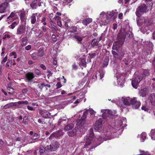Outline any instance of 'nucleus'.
Here are the masks:
<instances>
[{"label": "nucleus", "instance_id": "f257e3e1", "mask_svg": "<svg viewBox=\"0 0 155 155\" xmlns=\"http://www.w3.org/2000/svg\"><path fill=\"white\" fill-rule=\"evenodd\" d=\"M117 37L118 41H115L113 44L112 49L114 50H117L123 45L124 41L125 36L123 33H119Z\"/></svg>", "mask_w": 155, "mask_h": 155}, {"label": "nucleus", "instance_id": "f03ea898", "mask_svg": "<svg viewBox=\"0 0 155 155\" xmlns=\"http://www.w3.org/2000/svg\"><path fill=\"white\" fill-rule=\"evenodd\" d=\"M122 101L124 104L126 105H128L130 104L133 105L136 103V99L135 97L130 99L129 97L126 98L122 97Z\"/></svg>", "mask_w": 155, "mask_h": 155}, {"label": "nucleus", "instance_id": "7ed1b4c3", "mask_svg": "<svg viewBox=\"0 0 155 155\" xmlns=\"http://www.w3.org/2000/svg\"><path fill=\"white\" fill-rule=\"evenodd\" d=\"M59 143L57 141L54 142L52 145H47L46 147V149L50 151H56L59 147Z\"/></svg>", "mask_w": 155, "mask_h": 155}, {"label": "nucleus", "instance_id": "20e7f679", "mask_svg": "<svg viewBox=\"0 0 155 155\" xmlns=\"http://www.w3.org/2000/svg\"><path fill=\"white\" fill-rule=\"evenodd\" d=\"M147 10V7L145 4H143L141 5L137 9V12H136V15L138 17H139L140 15L146 12Z\"/></svg>", "mask_w": 155, "mask_h": 155}, {"label": "nucleus", "instance_id": "39448f33", "mask_svg": "<svg viewBox=\"0 0 155 155\" xmlns=\"http://www.w3.org/2000/svg\"><path fill=\"white\" fill-rule=\"evenodd\" d=\"M25 80L28 82H32L35 77L34 74L30 72L27 73L25 74Z\"/></svg>", "mask_w": 155, "mask_h": 155}, {"label": "nucleus", "instance_id": "423d86ee", "mask_svg": "<svg viewBox=\"0 0 155 155\" xmlns=\"http://www.w3.org/2000/svg\"><path fill=\"white\" fill-rule=\"evenodd\" d=\"M102 119L100 118L97 120L95 123L94 124V129L97 130H98L100 128H101L102 126Z\"/></svg>", "mask_w": 155, "mask_h": 155}, {"label": "nucleus", "instance_id": "0eeeda50", "mask_svg": "<svg viewBox=\"0 0 155 155\" xmlns=\"http://www.w3.org/2000/svg\"><path fill=\"white\" fill-rule=\"evenodd\" d=\"M25 27L22 24L20 25L18 27L16 34L17 35H21L24 34L25 32Z\"/></svg>", "mask_w": 155, "mask_h": 155}, {"label": "nucleus", "instance_id": "6e6552de", "mask_svg": "<svg viewBox=\"0 0 155 155\" xmlns=\"http://www.w3.org/2000/svg\"><path fill=\"white\" fill-rule=\"evenodd\" d=\"M39 112L43 117L45 118H48L51 115V114L48 111L40 110Z\"/></svg>", "mask_w": 155, "mask_h": 155}, {"label": "nucleus", "instance_id": "1a4fd4ad", "mask_svg": "<svg viewBox=\"0 0 155 155\" xmlns=\"http://www.w3.org/2000/svg\"><path fill=\"white\" fill-rule=\"evenodd\" d=\"M8 4L7 2H4L0 5V13H4L8 6Z\"/></svg>", "mask_w": 155, "mask_h": 155}, {"label": "nucleus", "instance_id": "9d476101", "mask_svg": "<svg viewBox=\"0 0 155 155\" xmlns=\"http://www.w3.org/2000/svg\"><path fill=\"white\" fill-rule=\"evenodd\" d=\"M38 15V13H33L30 17V20L32 24L34 25L37 22L36 17Z\"/></svg>", "mask_w": 155, "mask_h": 155}, {"label": "nucleus", "instance_id": "9b49d317", "mask_svg": "<svg viewBox=\"0 0 155 155\" xmlns=\"http://www.w3.org/2000/svg\"><path fill=\"white\" fill-rule=\"evenodd\" d=\"M149 99L151 104L155 106V94H152L150 95Z\"/></svg>", "mask_w": 155, "mask_h": 155}, {"label": "nucleus", "instance_id": "f8f14e48", "mask_svg": "<svg viewBox=\"0 0 155 155\" xmlns=\"http://www.w3.org/2000/svg\"><path fill=\"white\" fill-rule=\"evenodd\" d=\"M92 21V19L90 18H85L82 21V24L86 26L91 23Z\"/></svg>", "mask_w": 155, "mask_h": 155}, {"label": "nucleus", "instance_id": "ddd939ff", "mask_svg": "<svg viewBox=\"0 0 155 155\" xmlns=\"http://www.w3.org/2000/svg\"><path fill=\"white\" fill-rule=\"evenodd\" d=\"M38 0H33L30 6L32 9H36L38 6L37 5Z\"/></svg>", "mask_w": 155, "mask_h": 155}, {"label": "nucleus", "instance_id": "4468645a", "mask_svg": "<svg viewBox=\"0 0 155 155\" xmlns=\"http://www.w3.org/2000/svg\"><path fill=\"white\" fill-rule=\"evenodd\" d=\"M77 130L75 128L74 129L68 132L67 134L70 137H74L76 134Z\"/></svg>", "mask_w": 155, "mask_h": 155}, {"label": "nucleus", "instance_id": "2eb2a0df", "mask_svg": "<svg viewBox=\"0 0 155 155\" xmlns=\"http://www.w3.org/2000/svg\"><path fill=\"white\" fill-rule=\"evenodd\" d=\"M55 137H58L61 136L63 134V132L62 130H60L56 131L55 132L53 133Z\"/></svg>", "mask_w": 155, "mask_h": 155}, {"label": "nucleus", "instance_id": "dca6fc26", "mask_svg": "<svg viewBox=\"0 0 155 155\" xmlns=\"http://www.w3.org/2000/svg\"><path fill=\"white\" fill-rule=\"evenodd\" d=\"M38 56L39 57H42L44 54V51L43 48H40L37 52Z\"/></svg>", "mask_w": 155, "mask_h": 155}, {"label": "nucleus", "instance_id": "f3484780", "mask_svg": "<svg viewBox=\"0 0 155 155\" xmlns=\"http://www.w3.org/2000/svg\"><path fill=\"white\" fill-rule=\"evenodd\" d=\"M21 45L22 47L25 46L26 44L28 41L27 38L26 37H25L22 38L21 39Z\"/></svg>", "mask_w": 155, "mask_h": 155}, {"label": "nucleus", "instance_id": "a211bd4d", "mask_svg": "<svg viewBox=\"0 0 155 155\" xmlns=\"http://www.w3.org/2000/svg\"><path fill=\"white\" fill-rule=\"evenodd\" d=\"M138 138H140L141 139H142V142H143L146 138V134L144 132H143L140 135H138L137 136Z\"/></svg>", "mask_w": 155, "mask_h": 155}, {"label": "nucleus", "instance_id": "6ab92c4d", "mask_svg": "<svg viewBox=\"0 0 155 155\" xmlns=\"http://www.w3.org/2000/svg\"><path fill=\"white\" fill-rule=\"evenodd\" d=\"M140 96L144 97L146 96L147 94V89L144 88L141 89L140 91Z\"/></svg>", "mask_w": 155, "mask_h": 155}, {"label": "nucleus", "instance_id": "aec40b11", "mask_svg": "<svg viewBox=\"0 0 155 155\" xmlns=\"http://www.w3.org/2000/svg\"><path fill=\"white\" fill-rule=\"evenodd\" d=\"M74 127V126L73 124H68L66 125L64 128V129L66 130H69L71 129Z\"/></svg>", "mask_w": 155, "mask_h": 155}, {"label": "nucleus", "instance_id": "412c9836", "mask_svg": "<svg viewBox=\"0 0 155 155\" xmlns=\"http://www.w3.org/2000/svg\"><path fill=\"white\" fill-rule=\"evenodd\" d=\"M70 29L69 32L70 33V34L75 33L77 31V27L75 26L71 27Z\"/></svg>", "mask_w": 155, "mask_h": 155}, {"label": "nucleus", "instance_id": "4be33fe9", "mask_svg": "<svg viewBox=\"0 0 155 155\" xmlns=\"http://www.w3.org/2000/svg\"><path fill=\"white\" fill-rule=\"evenodd\" d=\"M150 135L152 140H155V129L151 130Z\"/></svg>", "mask_w": 155, "mask_h": 155}, {"label": "nucleus", "instance_id": "5701e85b", "mask_svg": "<svg viewBox=\"0 0 155 155\" xmlns=\"http://www.w3.org/2000/svg\"><path fill=\"white\" fill-rule=\"evenodd\" d=\"M99 41L97 40L94 39L92 40L91 43V46L94 47L95 46H97L98 45Z\"/></svg>", "mask_w": 155, "mask_h": 155}, {"label": "nucleus", "instance_id": "b1692460", "mask_svg": "<svg viewBox=\"0 0 155 155\" xmlns=\"http://www.w3.org/2000/svg\"><path fill=\"white\" fill-rule=\"evenodd\" d=\"M51 32L53 33H55L59 30L58 28L55 26L51 27Z\"/></svg>", "mask_w": 155, "mask_h": 155}, {"label": "nucleus", "instance_id": "393cba45", "mask_svg": "<svg viewBox=\"0 0 155 155\" xmlns=\"http://www.w3.org/2000/svg\"><path fill=\"white\" fill-rule=\"evenodd\" d=\"M18 21H14L9 26V28L12 29H13L14 28L18 25Z\"/></svg>", "mask_w": 155, "mask_h": 155}, {"label": "nucleus", "instance_id": "a878e982", "mask_svg": "<svg viewBox=\"0 0 155 155\" xmlns=\"http://www.w3.org/2000/svg\"><path fill=\"white\" fill-rule=\"evenodd\" d=\"M38 57L39 56L37 54V52H35L33 53L31 55V57L34 60L37 59Z\"/></svg>", "mask_w": 155, "mask_h": 155}, {"label": "nucleus", "instance_id": "bb28decb", "mask_svg": "<svg viewBox=\"0 0 155 155\" xmlns=\"http://www.w3.org/2000/svg\"><path fill=\"white\" fill-rule=\"evenodd\" d=\"M109 61V57L108 56H106L104 59V64L105 66H107L108 64Z\"/></svg>", "mask_w": 155, "mask_h": 155}, {"label": "nucleus", "instance_id": "cd10ccee", "mask_svg": "<svg viewBox=\"0 0 155 155\" xmlns=\"http://www.w3.org/2000/svg\"><path fill=\"white\" fill-rule=\"evenodd\" d=\"M114 15V12H110L109 13L106 15L107 18V19H109L112 17Z\"/></svg>", "mask_w": 155, "mask_h": 155}, {"label": "nucleus", "instance_id": "c85d7f7f", "mask_svg": "<svg viewBox=\"0 0 155 155\" xmlns=\"http://www.w3.org/2000/svg\"><path fill=\"white\" fill-rule=\"evenodd\" d=\"M92 138L88 137L86 141V145L87 146L89 145L92 141Z\"/></svg>", "mask_w": 155, "mask_h": 155}, {"label": "nucleus", "instance_id": "c756f323", "mask_svg": "<svg viewBox=\"0 0 155 155\" xmlns=\"http://www.w3.org/2000/svg\"><path fill=\"white\" fill-rule=\"evenodd\" d=\"M48 150L46 149V147L45 148H44L43 147H40L39 150V152L41 154L42 153H45L46 151H47Z\"/></svg>", "mask_w": 155, "mask_h": 155}, {"label": "nucleus", "instance_id": "7c9ffc66", "mask_svg": "<svg viewBox=\"0 0 155 155\" xmlns=\"http://www.w3.org/2000/svg\"><path fill=\"white\" fill-rule=\"evenodd\" d=\"M97 74H98V75L100 76V79H101L102 78L104 77V73L103 71H99L97 72Z\"/></svg>", "mask_w": 155, "mask_h": 155}, {"label": "nucleus", "instance_id": "2f4dec72", "mask_svg": "<svg viewBox=\"0 0 155 155\" xmlns=\"http://www.w3.org/2000/svg\"><path fill=\"white\" fill-rule=\"evenodd\" d=\"M7 89H11L12 90V91L11 92H8V93L10 95H12L13 94L15 93L14 89L11 87V86H8L7 87Z\"/></svg>", "mask_w": 155, "mask_h": 155}, {"label": "nucleus", "instance_id": "473e14b6", "mask_svg": "<svg viewBox=\"0 0 155 155\" xmlns=\"http://www.w3.org/2000/svg\"><path fill=\"white\" fill-rule=\"evenodd\" d=\"M89 137L92 138L93 137L94 134L93 133V130L92 128H91L89 130Z\"/></svg>", "mask_w": 155, "mask_h": 155}, {"label": "nucleus", "instance_id": "72a5a7b5", "mask_svg": "<svg viewBox=\"0 0 155 155\" xmlns=\"http://www.w3.org/2000/svg\"><path fill=\"white\" fill-rule=\"evenodd\" d=\"M74 38L78 41V43L81 41L82 40V38L81 37L77 35H74Z\"/></svg>", "mask_w": 155, "mask_h": 155}, {"label": "nucleus", "instance_id": "f704fd0d", "mask_svg": "<svg viewBox=\"0 0 155 155\" xmlns=\"http://www.w3.org/2000/svg\"><path fill=\"white\" fill-rule=\"evenodd\" d=\"M16 16L15 13L13 12H11L10 15L8 17L7 19H10V18H15V16Z\"/></svg>", "mask_w": 155, "mask_h": 155}, {"label": "nucleus", "instance_id": "c9c22d12", "mask_svg": "<svg viewBox=\"0 0 155 155\" xmlns=\"http://www.w3.org/2000/svg\"><path fill=\"white\" fill-rule=\"evenodd\" d=\"M118 55H119L121 56V57H120L119 58V59L120 60L122 59V57L124 55V52L123 51L120 50L118 52Z\"/></svg>", "mask_w": 155, "mask_h": 155}, {"label": "nucleus", "instance_id": "e433bc0d", "mask_svg": "<svg viewBox=\"0 0 155 155\" xmlns=\"http://www.w3.org/2000/svg\"><path fill=\"white\" fill-rule=\"evenodd\" d=\"M38 134L35 133L34 134V135L32 136L31 139L33 140H35L38 139Z\"/></svg>", "mask_w": 155, "mask_h": 155}, {"label": "nucleus", "instance_id": "4c0bfd02", "mask_svg": "<svg viewBox=\"0 0 155 155\" xmlns=\"http://www.w3.org/2000/svg\"><path fill=\"white\" fill-rule=\"evenodd\" d=\"M16 103H18L19 104H28V102L27 101H18Z\"/></svg>", "mask_w": 155, "mask_h": 155}, {"label": "nucleus", "instance_id": "58836bf2", "mask_svg": "<svg viewBox=\"0 0 155 155\" xmlns=\"http://www.w3.org/2000/svg\"><path fill=\"white\" fill-rule=\"evenodd\" d=\"M87 110H89V113L91 115H94L96 112L94 110L92 109L91 108H89V109Z\"/></svg>", "mask_w": 155, "mask_h": 155}, {"label": "nucleus", "instance_id": "ea45409f", "mask_svg": "<svg viewBox=\"0 0 155 155\" xmlns=\"http://www.w3.org/2000/svg\"><path fill=\"white\" fill-rule=\"evenodd\" d=\"M51 38L52 39V41L54 43L57 41V39L56 35L53 34L51 36Z\"/></svg>", "mask_w": 155, "mask_h": 155}, {"label": "nucleus", "instance_id": "a19ab883", "mask_svg": "<svg viewBox=\"0 0 155 155\" xmlns=\"http://www.w3.org/2000/svg\"><path fill=\"white\" fill-rule=\"evenodd\" d=\"M25 15L24 13H21L20 15V17L22 21H24L25 19Z\"/></svg>", "mask_w": 155, "mask_h": 155}, {"label": "nucleus", "instance_id": "79ce46f5", "mask_svg": "<svg viewBox=\"0 0 155 155\" xmlns=\"http://www.w3.org/2000/svg\"><path fill=\"white\" fill-rule=\"evenodd\" d=\"M135 79L136 78H133L131 81L132 85L133 87L135 88H136Z\"/></svg>", "mask_w": 155, "mask_h": 155}, {"label": "nucleus", "instance_id": "37998d69", "mask_svg": "<svg viewBox=\"0 0 155 155\" xmlns=\"http://www.w3.org/2000/svg\"><path fill=\"white\" fill-rule=\"evenodd\" d=\"M112 53L114 57L116 58H118V54L117 53L114 51H112Z\"/></svg>", "mask_w": 155, "mask_h": 155}, {"label": "nucleus", "instance_id": "c03bdc74", "mask_svg": "<svg viewBox=\"0 0 155 155\" xmlns=\"http://www.w3.org/2000/svg\"><path fill=\"white\" fill-rule=\"evenodd\" d=\"M142 79V77L141 76H138L136 77V83L140 82Z\"/></svg>", "mask_w": 155, "mask_h": 155}, {"label": "nucleus", "instance_id": "a18cd8bd", "mask_svg": "<svg viewBox=\"0 0 155 155\" xmlns=\"http://www.w3.org/2000/svg\"><path fill=\"white\" fill-rule=\"evenodd\" d=\"M44 85L45 84L44 83H42L40 84H38V86L39 88L42 90L44 86Z\"/></svg>", "mask_w": 155, "mask_h": 155}, {"label": "nucleus", "instance_id": "49530a36", "mask_svg": "<svg viewBox=\"0 0 155 155\" xmlns=\"http://www.w3.org/2000/svg\"><path fill=\"white\" fill-rule=\"evenodd\" d=\"M56 86H57L56 89H58L61 87L62 86V85L61 84L60 82H58L56 84Z\"/></svg>", "mask_w": 155, "mask_h": 155}, {"label": "nucleus", "instance_id": "de8ad7c7", "mask_svg": "<svg viewBox=\"0 0 155 155\" xmlns=\"http://www.w3.org/2000/svg\"><path fill=\"white\" fill-rule=\"evenodd\" d=\"M10 37H11V36L9 35L5 34L3 36L2 38L3 39H5L6 38H9Z\"/></svg>", "mask_w": 155, "mask_h": 155}, {"label": "nucleus", "instance_id": "09e8293b", "mask_svg": "<svg viewBox=\"0 0 155 155\" xmlns=\"http://www.w3.org/2000/svg\"><path fill=\"white\" fill-rule=\"evenodd\" d=\"M35 73L37 75L39 76V75H40V71L38 69H35Z\"/></svg>", "mask_w": 155, "mask_h": 155}, {"label": "nucleus", "instance_id": "8fccbe9b", "mask_svg": "<svg viewBox=\"0 0 155 155\" xmlns=\"http://www.w3.org/2000/svg\"><path fill=\"white\" fill-rule=\"evenodd\" d=\"M28 91L27 88H24L22 89V92L23 94H26Z\"/></svg>", "mask_w": 155, "mask_h": 155}, {"label": "nucleus", "instance_id": "3c124183", "mask_svg": "<svg viewBox=\"0 0 155 155\" xmlns=\"http://www.w3.org/2000/svg\"><path fill=\"white\" fill-rule=\"evenodd\" d=\"M31 48V45H28L27 46L25 47V49L27 51L30 50Z\"/></svg>", "mask_w": 155, "mask_h": 155}, {"label": "nucleus", "instance_id": "603ef678", "mask_svg": "<svg viewBox=\"0 0 155 155\" xmlns=\"http://www.w3.org/2000/svg\"><path fill=\"white\" fill-rule=\"evenodd\" d=\"M16 103L15 102H11L9 103H8L9 104V106H10V107L14 106H16V105L15 104Z\"/></svg>", "mask_w": 155, "mask_h": 155}, {"label": "nucleus", "instance_id": "864d4df0", "mask_svg": "<svg viewBox=\"0 0 155 155\" xmlns=\"http://www.w3.org/2000/svg\"><path fill=\"white\" fill-rule=\"evenodd\" d=\"M141 109L142 110H144L145 111L148 112V108L145 107H141Z\"/></svg>", "mask_w": 155, "mask_h": 155}, {"label": "nucleus", "instance_id": "5fc2aeb1", "mask_svg": "<svg viewBox=\"0 0 155 155\" xmlns=\"http://www.w3.org/2000/svg\"><path fill=\"white\" fill-rule=\"evenodd\" d=\"M12 60H8L6 64V66H9V64H11L12 63Z\"/></svg>", "mask_w": 155, "mask_h": 155}, {"label": "nucleus", "instance_id": "6e6d98bb", "mask_svg": "<svg viewBox=\"0 0 155 155\" xmlns=\"http://www.w3.org/2000/svg\"><path fill=\"white\" fill-rule=\"evenodd\" d=\"M7 60V56H5L4 58L3 59V60L2 61V64H3Z\"/></svg>", "mask_w": 155, "mask_h": 155}, {"label": "nucleus", "instance_id": "4d7b16f0", "mask_svg": "<svg viewBox=\"0 0 155 155\" xmlns=\"http://www.w3.org/2000/svg\"><path fill=\"white\" fill-rule=\"evenodd\" d=\"M40 66L44 70H46V67L43 64H41Z\"/></svg>", "mask_w": 155, "mask_h": 155}, {"label": "nucleus", "instance_id": "13d9d810", "mask_svg": "<svg viewBox=\"0 0 155 155\" xmlns=\"http://www.w3.org/2000/svg\"><path fill=\"white\" fill-rule=\"evenodd\" d=\"M53 64L54 65H56L57 64V61L56 58H54Z\"/></svg>", "mask_w": 155, "mask_h": 155}, {"label": "nucleus", "instance_id": "bf43d9fd", "mask_svg": "<svg viewBox=\"0 0 155 155\" xmlns=\"http://www.w3.org/2000/svg\"><path fill=\"white\" fill-rule=\"evenodd\" d=\"M27 107L28 108V109L29 110H34L35 109L33 108V107H30L29 106H27Z\"/></svg>", "mask_w": 155, "mask_h": 155}, {"label": "nucleus", "instance_id": "052dcab7", "mask_svg": "<svg viewBox=\"0 0 155 155\" xmlns=\"http://www.w3.org/2000/svg\"><path fill=\"white\" fill-rule=\"evenodd\" d=\"M81 62L82 64V65L83 66H85L86 65V62L84 59H82L81 61Z\"/></svg>", "mask_w": 155, "mask_h": 155}, {"label": "nucleus", "instance_id": "680f3d73", "mask_svg": "<svg viewBox=\"0 0 155 155\" xmlns=\"http://www.w3.org/2000/svg\"><path fill=\"white\" fill-rule=\"evenodd\" d=\"M10 106H9V104H6L5 106H4L3 107V108L5 109H8L10 107Z\"/></svg>", "mask_w": 155, "mask_h": 155}, {"label": "nucleus", "instance_id": "e2e57ef3", "mask_svg": "<svg viewBox=\"0 0 155 155\" xmlns=\"http://www.w3.org/2000/svg\"><path fill=\"white\" fill-rule=\"evenodd\" d=\"M141 103L140 102L136 101V109L138 108L140 105Z\"/></svg>", "mask_w": 155, "mask_h": 155}, {"label": "nucleus", "instance_id": "0e129e2a", "mask_svg": "<svg viewBox=\"0 0 155 155\" xmlns=\"http://www.w3.org/2000/svg\"><path fill=\"white\" fill-rule=\"evenodd\" d=\"M57 23L59 27H61L62 25L61 22L60 21H58Z\"/></svg>", "mask_w": 155, "mask_h": 155}, {"label": "nucleus", "instance_id": "69168bd1", "mask_svg": "<svg viewBox=\"0 0 155 155\" xmlns=\"http://www.w3.org/2000/svg\"><path fill=\"white\" fill-rule=\"evenodd\" d=\"M123 15V14L122 13H120L118 16V18L120 19H122V18Z\"/></svg>", "mask_w": 155, "mask_h": 155}, {"label": "nucleus", "instance_id": "338daca9", "mask_svg": "<svg viewBox=\"0 0 155 155\" xmlns=\"http://www.w3.org/2000/svg\"><path fill=\"white\" fill-rule=\"evenodd\" d=\"M60 18V17L58 15H56L54 18L56 20H58Z\"/></svg>", "mask_w": 155, "mask_h": 155}, {"label": "nucleus", "instance_id": "774afa93", "mask_svg": "<svg viewBox=\"0 0 155 155\" xmlns=\"http://www.w3.org/2000/svg\"><path fill=\"white\" fill-rule=\"evenodd\" d=\"M117 27V24H114L113 25V28L114 30L116 29Z\"/></svg>", "mask_w": 155, "mask_h": 155}]
</instances>
